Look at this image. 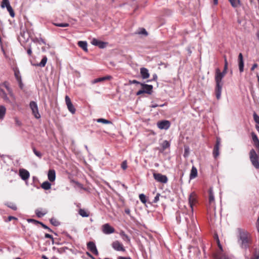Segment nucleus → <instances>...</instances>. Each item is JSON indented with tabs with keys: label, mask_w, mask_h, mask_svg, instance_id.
<instances>
[{
	"label": "nucleus",
	"mask_w": 259,
	"mask_h": 259,
	"mask_svg": "<svg viewBox=\"0 0 259 259\" xmlns=\"http://www.w3.org/2000/svg\"><path fill=\"white\" fill-rule=\"evenodd\" d=\"M144 93H145L144 91L142 89L141 90H139L138 92H137L136 95L139 96V95H141L142 94H144Z\"/></svg>",
	"instance_id": "4d7b16f0"
},
{
	"label": "nucleus",
	"mask_w": 259,
	"mask_h": 259,
	"mask_svg": "<svg viewBox=\"0 0 259 259\" xmlns=\"http://www.w3.org/2000/svg\"><path fill=\"white\" fill-rule=\"evenodd\" d=\"M161 145L162 149L164 150L170 146V144L167 141L165 140L161 143Z\"/></svg>",
	"instance_id": "2f4dec72"
},
{
	"label": "nucleus",
	"mask_w": 259,
	"mask_h": 259,
	"mask_svg": "<svg viewBox=\"0 0 259 259\" xmlns=\"http://www.w3.org/2000/svg\"><path fill=\"white\" fill-rule=\"evenodd\" d=\"M7 206L12 208L13 210H16L17 209V206L14 203H9L7 204Z\"/></svg>",
	"instance_id": "49530a36"
},
{
	"label": "nucleus",
	"mask_w": 259,
	"mask_h": 259,
	"mask_svg": "<svg viewBox=\"0 0 259 259\" xmlns=\"http://www.w3.org/2000/svg\"><path fill=\"white\" fill-rule=\"evenodd\" d=\"M10 96L13 99V102L14 103V105L15 104V99H16V98H15V96L13 92V90H10V91L8 92Z\"/></svg>",
	"instance_id": "37998d69"
},
{
	"label": "nucleus",
	"mask_w": 259,
	"mask_h": 259,
	"mask_svg": "<svg viewBox=\"0 0 259 259\" xmlns=\"http://www.w3.org/2000/svg\"><path fill=\"white\" fill-rule=\"evenodd\" d=\"M117 259H132L130 257H125V256H119L117 257Z\"/></svg>",
	"instance_id": "e2e57ef3"
},
{
	"label": "nucleus",
	"mask_w": 259,
	"mask_h": 259,
	"mask_svg": "<svg viewBox=\"0 0 259 259\" xmlns=\"http://www.w3.org/2000/svg\"><path fill=\"white\" fill-rule=\"evenodd\" d=\"M67 106V108L68 109V110L72 113V114H74L75 113V111H76V109L75 108H74L73 105L72 104V103L68 105Z\"/></svg>",
	"instance_id": "473e14b6"
},
{
	"label": "nucleus",
	"mask_w": 259,
	"mask_h": 259,
	"mask_svg": "<svg viewBox=\"0 0 259 259\" xmlns=\"http://www.w3.org/2000/svg\"><path fill=\"white\" fill-rule=\"evenodd\" d=\"M6 113V108L4 105L0 106V120H3Z\"/></svg>",
	"instance_id": "4be33fe9"
},
{
	"label": "nucleus",
	"mask_w": 259,
	"mask_h": 259,
	"mask_svg": "<svg viewBox=\"0 0 259 259\" xmlns=\"http://www.w3.org/2000/svg\"><path fill=\"white\" fill-rule=\"evenodd\" d=\"M238 242L240 247L245 250L252 244V236L251 233L241 228H238Z\"/></svg>",
	"instance_id": "f257e3e1"
},
{
	"label": "nucleus",
	"mask_w": 259,
	"mask_h": 259,
	"mask_svg": "<svg viewBox=\"0 0 259 259\" xmlns=\"http://www.w3.org/2000/svg\"><path fill=\"white\" fill-rule=\"evenodd\" d=\"M14 75L18 82H21V77L20 71L18 69H15L14 70Z\"/></svg>",
	"instance_id": "393cba45"
},
{
	"label": "nucleus",
	"mask_w": 259,
	"mask_h": 259,
	"mask_svg": "<svg viewBox=\"0 0 259 259\" xmlns=\"http://www.w3.org/2000/svg\"><path fill=\"white\" fill-rule=\"evenodd\" d=\"M221 144V139L219 138H217L216 143L213 150V156L214 158H217L219 155V148Z\"/></svg>",
	"instance_id": "6e6552de"
},
{
	"label": "nucleus",
	"mask_w": 259,
	"mask_h": 259,
	"mask_svg": "<svg viewBox=\"0 0 259 259\" xmlns=\"http://www.w3.org/2000/svg\"><path fill=\"white\" fill-rule=\"evenodd\" d=\"M157 79V76L156 74H154L153 75V78L151 80H147V82L151 81L152 80H156Z\"/></svg>",
	"instance_id": "6e6d98bb"
},
{
	"label": "nucleus",
	"mask_w": 259,
	"mask_h": 259,
	"mask_svg": "<svg viewBox=\"0 0 259 259\" xmlns=\"http://www.w3.org/2000/svg\"><path fill=\"white\" fill-rule=\"evenodd\" d=\"M48 178L50 182H54L56 179V172L54 169H50L48 174Z\"/></svg>",
	"instance_id": "a211bd4d"
},
{
	"label": "nucleus",
	"mask_w": 259,
	"mask_h": 259,
	"mask_svg": "<svg viewBox=\"0 0 259 259\" xmlns=\"http://www.w3.org/2000/svg\"><path fill=\"white\" fill-rule=\"evenodd\" d=\"M214 197L211 189L209 190V202L210 204L214 202Z\"/></svg>",
	"instance_id": "bb28decb"
},
{
	"label": "nucleus",
	"mask_w": 259,
	"mask_h": 259,
	"mask_svg": "<svg viewBox=\"0 0 259 259\" xmlns=\"http://www.w3.org/2000/svg\"><path fill=\"white\" fill-rule=\"evenodd\" d=\"M250 259H259V249H255Z\"/></svg>",
	"instance_id": "7c9ffc66"
},
{
	"label": "nucleus",
	"mask_w": 259,
	"mask_h": 259,
	"mask_svg": "<svg viewBox=\"0 0 259 259\" xmlns=\"http://www.w3.org/2000/svg\"><path fill=\"white\" fill-rule=\"evenodd\" d=\"M227 69H228V67L225 68V66H224V70H223V72H222V73L224 75H225V74H226V73H227Z\"/></svg>",
	"instance_id": "338daca9"
},
{
	"label": "nucleus",
	"mask_w": 259,
	"mask_h": 259,
	"mask_svg": "<svg viewBox=\"0 0 259 259\" xmlns=\"http://www.w3.org/2000/svg\"><path fill=\"white\" fill-rule=\"evenodd\" d=\"M251 136L252 138V140L254 143V145L255 146L256 148H257L259 147V140L257 137V135L254 133H251Z\"/></svg>",
	"instance_id": "aec40b11"
},
{
	"label": "nucleus",
	"mask_w": 259,
	"mask_h": 259,
	"mask_svg": "<svg viewBox=\"0 0 259 259\" xmlns=\"http://www.w3.org/2000/svg\"><path fill=\"white\" fill-rule=\"evenodd\" d=\"M87 247L88 249L90 250L94 254H98V251L97 249L96 246L93 242L90 241L88 242L87 244Z\"/></svg>",
	"instance_id": "ddd939ff"
},
{
	"label": "nucleus",
	"mask_w": 259,
	"mask_h": 259,
	"mask_svg": "<svg viewBox=\"0 0 259 259\" xmlns=\"http://www.w3.org/2000/svg\"><path fill=\"white\" fill-rule=\"evenodd\" d=\"M78 213L82 217H88L89 216V212L83 209H80Z\"/></svg>",
	"instance_id": "cd10ccee"
},
{
	"label": "nucleus",
	"mask_w": 259,
	"mask_h": 259,
	"mask_svg": "<svg viewBox=\"0 0 259 259\" xmlns=\"http://www.w3.org/2000/svg\"><path fill=\"white\" fill-rule=\"evenodd\" d=\"M224 75L220 72L219 69H217L215 71V81L216 82L215 95L218 100L220 99L221 96L222 87L223 83L222 79Z\"/></svg>",
	"instance_id": "7ed1b4c3"
},
{
	"label": "nucleus",
	"mask_w": 259,
	"mask_h": 259,
	"mask_svg": "<svg viewBox=\"0 0 259 259\" xmlns=\"http://www.w3.org/2000/svg\"><path fill=\"white\" fill-rule=\"evenodd\" d=\"M160 196V194L159 193H157L156 195V196L154 197V199L153 201V203H157L159 200V196Z\"/></svg>",
	"instance_id": "603ef678"
},
{
	"label": "nucleus",
	"mask_w": 259,
	"mask_h": 259,
	"mask_svg": "<svg viewBox=\"0 0 259 259\" xmlns=\"http://www.w3.org/2000/svg\"><path fill=\"white\" fill-rule=\"evenodd\" d=\"M112 248L116 251H125V249L123 244L119 241L116 240L112 243Z\"/></svg>",
	"instance_id": "0eeeda50"
},
{
	"label": "nucleus",
	"mask_w": 259,
	"mask_h": 259,
	"mask_svg": "<svg viewBox=\"0 0 259 259\" xmlns=\"http://www.w3.org/2000/svg\"><path fill=\"white\" fill-rule=\"evenodd\" d=\"M137 33L139 34H143L145 36H147L148 35V32H147L146 29L143 28H140L139 31H138Z\"/></svg>",
	"instance_id": "a19ab883"
},
{
	"label": "nucleus",
	"mask_w": 259,
	"mask_h": 259,
	"mask_svg": "<svg viewBox=\"0 0 259 259\" xmlns=\"http://www.w3.org/2000/svg\"><path fill=\"white\" fill-rule=\"evenodd\" d=\"M0 86L1 87V88H2L3 87H5L8 92L10 91V90H12L10 87L9 85V83L8 81H5L3 83L0 84Z\"/></svg>",
	"instance_id": "c756f323"
},
{
	"label": "nucleus",
	"mask_w": 259,
	"mask_h": 259,
	"mask_svg": "<svg viewBox=\"0 0 259 259\" xmlns=\"http://www.w3.org/2000/svg\"><path fill=\"white\" fill-rule=\"evenodd\" d=\"M153 177L156 181L163 184L166 183L168 181V179L165 175H163L160 173H154Z\"/></svg>",
	"instance_id": "39448f33"
},
{
	"label": "nucleus",
	"mask_w": 259,
	"mask_h": 259,
	"mask_svg": "<svg viewBox=\"0 0 259 259\" xmlns=\"http://www.w3.org/2000/svg\"><path fill=\"white\" fill-rule=\"evenodd\" d=\"M19 175L21 179L24 181L28 180L30 176L29 171L24 169H20Z\"/></svg>",
	"instance_id": "2eb2a0df"
},
{
	"label": "nucleus",
	"mask_w": 259,
	"mask_h": 259,
	"mask_svg": "<svg viewBox=\"0 0 259 259\" xmlns=\"http://www.w3.org/2000/svg\"><path fill=\"white\" fill-rule=\"evenodd\" d=\"M98 122H101L105 124H108L111 123V122L109 120H106L105 119L103 118H99L97 120Z\"/></svg>",
	"instance_id": "79ce46f5"
},
{
	"label": "nucleus",
	"mask_w": 259,
	"mask_h": 259,
	"mask_svg": "<svg viewBox=\"0 0 259 259\" xmlns=\"http://www.w3.org/2000/svg\"><path fill=\"white\" fill-rule=\"evenodd\" d=\"M10 5L9 0H3L1 4V7L4 8L7 7H9Z\"/></svg>",
	"instance_id": "f704fd0d"
},
{
	"label": "nucleus",
	"mask_w": 259,
	"mask_h": 259,
	"mask_svg": "<svg viewBox=\"0 0 259 259\" xmlns=\"http://www.w3.org/2000/svg\"><path fill=\"white\" fill-rule=\"evenodd\" d=\"M14 121L15 124L17 126H21L22 125V122L19 119V118L17 117L14 118Z\"/></svg>",
	"instance_id": "a18cd8bd"
},
{
	"label": "nucleus",
	"mask_w": 259,
	"mask_h": 259,
	"mask_svg": "<svg viewBox=\"0 0 259 259\" xmlns=\"http://www.w3.org/2000/svg\"><path fill=\"white\" fill-rule=\"evenodd\" d=\"M231 6L234 8H237L240 5L239 0H229Z\"/></svg>",
	"instance_id": "c85d7f7f"
},
{
	"label": "nucleus",
	"mask_w": 259,
	"mask_h": 259,
	"mask_svg": "<svg viewBox=\"0 0 259 259\" xmlns=\"http://www.w3.org/2000/svg\"><path fill=\"white\" fill-rule=\"evenodd\" d=\"M47 57L46 56H44L40 62L39 64H37V66L41 67H44L47 63Z\"/></svg>",
	"instance_id": "a878e982"
},
{
	"label": "nucleus",
	"mask_w": 259,
	"mask_h": 259,
	"mask_svg": "<svg viewBox=\"0 0 259 259\" xmlns=\"http://www.w3.org/2000/svg\"><path fill=\"white\" fill-rule=\"evenodd\" d=\"M129 83L130 84H140L141 85V82H140L139 81L136 80H130L129 81Z\"/></svg>",
	"instance_id": "864d4df0"
},
{
	"label": "nucleus",
	"mask_w": 259,
	"mask_h": 259,
	"mask_svg": "<svg viewBox=\"0 0 259 259\" xmlns=\"http://www.w3.org/2000/svg\"><path fill=\"white\" fill-rule=\"evenodd\" d=\"M27 222L29 223H32L33 224L36 225L40 223V222L35 220L34 219H29L27 220Z\"/></svg>",
	"instance_id": "de8ad7c7"
},
{
	"label": "nucleus",
	"mask_w": 259,
	"mask_h": 259,
	"mask_svg": "<svg viewBox=\"0 0 259 259\" xmlns=\"http://www.w3.org/2000/svg\"><path fill=\"white\" fill-rule=\"evenodd\" d=\"M30 108L32 111V113L36 119H39L41 117L38 112V106L36 102L31 101L29 103Z\"/></svg>",
	"instance_id": "20e7f679"
},
{
	"label": "nucleus",
	"mask_w": 259,
	"mask_h": 259,
	"mask_svg": "<svg viewBox=\"0 0 259 259\" xmlns=\"http://www.w3.org/2000/svg\"><path fill=\"white\" fill-rule=\"evenodd\" d=\"M185 220L187 227V233L196 234L197 231V222L193 215V212L189 211L185 214Z\"/></svg>",
	"instance_id": "f03ea898"
},
{
	"label": "nucleus",
	"mask_w": 259,
	"mask_h": 259,
	"mask_svg": "<svg viewBox=\"0 0 259 259\" xmlns=\"http://www.w3.org/2000/svg\"><path fill=\"white\" fill-rule=\"evenodd\" d=\"M253 116L255 122L259 124V116H258L256 113H254Z\"/></svg>",
	"instance_id": "09e8293b"
},
{
	"label": "nucleus",
	"mask_w": 259,
	"mask_h": 259,
	"mask_svg": "<svg viewBox=\"0 0 259 259\" xmlns=\"http://www.w3.org/2000/svg\"><path fill=\"white\" fill-rule=\"evenodd\" d=\"M42 189L45 190H49L51 188V184L48 181L43 182L41 185Z\"/></svg>",
	"instance_id": "b1692460"
},
{
	"label": "nucleus",
	"mask_w": 259,
	"mask_h": 259,
	"mask_svg": "<svg viewBox=\"0 0 259 259\" xmlns=\"http://www.w3.org/2000/svg\"><path fill=\"white\" fill-rule=\"evenodd\" d=\"M40 225H41V226L44 228V229H48L50 232H52V230L49 228L47 226H46V225L44 224L43 223H41L39 224Z\"/></svg>",
	"instance_id": "5fc2aeb1"
},
{
	"label": "nucleus",
	"mask_w": 259,
	"mask_h": 259,
	"mask_svg": "<svg viewBox=\"0 0 259 259\" xmlns=\"http://www.w3.org/2000/svg\"><path fill=\"white\" fill-rule=\"evenodd\" d=\"M50 222L54 226H58L60 225L59 222L54 218L51 219Z\"/></svg>",
	"instance_id": "ea45409f"
},
{
	"label": "nucleus",
	"mask_w": 259,
	"mask_h": 259,
	"mask_svg": "<svg viewBox=\"0 0 259 259\" xmlns=\"http://www.w3.org/2000/svg\"><path fill=\"white\" fill-rule=\"evenodd\" d=\"M256 227H257V231L259 232V220H257Z\"/></svg>",
	"instance_id": "774afa93"
},
{
	"label": "nucleus",
	"mask_w": 259,
	"mask_h": 259,
	"mask_svg": "<svg viewBox=\"0 0 259 259\" xmlns=\"http://www.w3.org/2000/svg\"><path fill=\"white\" fill-rule=\"evenodd\" d=\"M170 125V122L168 120H162L157 123V126L160 129L167 130Z\"/></svg>",
	"instance_id": "f8f14e48"
},
{
	"label": "nucleus",
	"mask_w": 259,
	"mask_h": 259,
	"mask_svg": "<svg viewBox=\"0 0 259 259\" xmlns=\"http://www.w3.org/2000/svg\"><path fill=\"white\" fill-rule=\"evenodd\" d=\"M53 25H54L56 26L62 27H68L69 25V24L67 23H54Z\"/></svg>",
	"instance_id": "58836bf2"
},
{
	"label": "nucleus",
	"mask_w": 259,
	"mask_h": 259,
	"mask_svg": "<svg viewBox=\"0 0 259 259\" xmlns=\"http://www.w3.org/2000/svg\"><path fill=\"white\" fill-rule=\"evenodd\" d=\"M65 102L67 106L72 103L70 98L68 96H65Z\"/></svg>",
	"instance_id": "3c124183"
},
{
	"label": "nucleus",
	"mask_w": 259,
	"mask_h": 259,
	"mask_svg": "<svg viewBox=\"0 0 259 259\" xmlns=\"http://www.w3.org/2000/svg\"><path fill=\"white\" fill-rule=\"evenodd\" d=\"M139 199L140 201L144 204L147 202L146 196L144 194H140L139 195Z\"/></svg>",
	"instance_id": "e433bc0d"
},
{
	"label": "nucleus",
	"mask_w": 259,
	"mask_h": 259,
	"mask_svg": "<svg viewBox=\"0 0 259 259\" xmlns=\"http://www.w3.org/2000/svg\"><path fill=\"white\" fill-rule=\"evenodd\" d=\"M224 62H225L224 66H225V68L228 67V62H227V58H226V56H224Z\"/></svg>",
	"instance_id": "680f3d73"
},
{
	"label": "nucleus",
	"mask_w": 259,
	"mask_h": 259,
	"mask_svg": "<svg viewBox=\"0 0 259 259\" xmlns=\"http://www.w3.org/2000/svg\"><path fill=\"white\" fill-rule=\"evenodd\" d=\"M45 237H46V238H50V239H52L53 240V236H52L51 235L49 234H45Z\"/></svg>",
	"instance_id": "052dcab7"
},
{
	"label": "nucleus",
	"mask_w": 259,
	"mask_h": 259,
	"mask_svg": "<svg viewBox=\"0 0 259 259\" xmlns=\"http://www.w3.org/2000/svg\"><path fill=\"white\" fill-rule=\"evenodd\" d=\"M7 9L8 11L9 12L10 16L13 18L14 17L15 13L12 8V7L11 6H10L9 7H7Z\"/></svg>",
	"instance_id": "4c0bfd02"
},
{
	"label": "nucleus",
	"mask_w": 259,
	"mask_h": 259,
	"mask_svg": "<svg viewBox=\"0 0 259 259\" xmlns=\"http://www.w3.org/2000/svg\"><path fill=\"white\" fill-rule=\"evenodd\" d=\"M119 234L124 241H125L127 242H130V238L125 233L124 231H121Z\"/></svg>",
	"instance_id": "5701e85b"
},
{
	"label": "nucleus",
	"mask_w": 259,
	"mask_h": 259,
	"mask_svg": "<svg viewBox=\"0 0 259 259\" xmlns=\"http://www.w3.org/2000/svg\"><path fill=\"white\" fill-rule=\"evenodd\" d=\"M257 66L258 65L256 63H254L250 69L251 71H253L254 69L256 68Z\"/></svg>",
	"instance_id": "bf43d9fd"
},
{
	"label": "nucleus",
	"mask_w": 259,
	"mask_h": 259,
	"mask_svg": "<svg viewBox=\"0 0 259 259\" xmlns=\"http://www.w3.org/2000/svg\"><path fill=\"white\" fill-rule=\"evenodd\" d=\"M0 96L3 99V100L8 103L10 104L12 106L14 107V103L12 102L8 98L7 94L5 91L1 88L0 86Z\"/></svg>",
	"instance_id": "1a4fd4ad"
},
{
	"label": "nucleus",
	"mask_w": 259,
	"mask_h": 259,
	"mask_svg": "<svg viewBox=\"0 0 259 259\" xmlns=\"http://www.w3.org/2000/svg\"><path fill=\"white\" fill-rule=\"evenodd\" d=\"M164 105V104H162V105H158V104H152L151 107L152 108H156L157 107H158V106H160V107H163V106Z\"/></svg>",
	"instance_id": "13d9d810"
},
{
	"label": "nucleus",
	"mask_w": 259,
	"mask_h": 259,
	"mask_svg": "<svg viewBox=\"0 0 259 259\" xmlns=\"http://www.w3.org/2000/svg\"><path fill=\"white\" fill-rule=\"evenodd\" d=\"M91 44L95 46H98L100 49H104L105 48L107 43L99 40L96 38H93L91 41Z\"/></svg>",
	"instance_id": "9d476101"
},
{
	"label": "nucleus",
	"mask_w": 259,
	"mask_h": 259,
	"mask_svg": "<svg viewBox=\"0 0 259 259\" xmlns=\"http://www.w3.org/2000/svg\"><path fill=\"white\" fill-rule=\"evenodd\" d=\"M102 230L103 233L105 234H110L114 233L115 232L114 228L108 223L105 224L102 226Z\"/></svg>",
	"instance_id": "423d86ee"
},
{
	"label": "nucleus",
	"mask_w": 259,
	"mask_h": 259,
	"mask_svg": "<svg viewBox=\"0 0 259 259\" xmlns=\"http://www.w3.org/2000/svg\"><path fill=\"white\" fill-rule=\"evenodd\" d=\"M140 73L143 79H147L150 76L148 70L144 67L140 69Z\"/></svg>",
	"instance_id": "f3484780"
},
{
	"label": "nucleus",
	"mask_w": 259,
	"mask_h": 259,
	"mask_svg": "<svg viewBox=\"0 0 259 259\" xmlns=\"http://www.w3.org/2000/svg\"><path fill=\"white\" fill-rule=\"evenodd\" d=\"M121 167L124 170H125L127 168V161L126 160H124L122 162V163L121 164Z\"/></svg>",
	"instance_id": "8fccbe9b"
},
{
	"label": "nucleus",
	"mask_w": 259,
	"mask_h": 259,
	"mask_svg": "<svg viewBox=\"0 0 259 259\" xmlns=\"http://www.w3.org/2000/svg\"><path fill=\"white\" fill-rule=\"evenodd\" d=\"M47 211L41 212L40 210H39L38 209H36L35 210V213H36V215L39 218H41V217H43L47 213Z\"/></svg>",
	"instance_id": "c9c22d12"
},
{
	"label": "nucleus",
	"mask_w": 259,
	"mask_h": 259,
	"mask_svg": "<svg viewBox=\"0 0 259 259\" xmlns=\"http://www.w3.org/2000/svg\"><path fill=\"white\" fill-rule=\"evenodd\" d=\"M196 201V195L194 192L191 193L189 197V203L191 207V210L190 211L193 212V206L195 204Z\"/></svg>",
	"instance_id": "9b49d317"
},
{
	"label": "nucleus",
	"mask_w": 259,
	"mask_h": 259,
	"mask_svg": "<svg viewBox=\"0 0 259 259\" xmlns=\"http://www.w3.org/2000/svg\"><path fill=\"white\" fill-rule=\"evenodd\" d=\"M197 176V169L195 166H192L190 174V179H193Z\"/></svg>",
	"instance_id": "412c9836"
},
{
	"label": "nucleus",
	"mask_w": 259,
	"mask_h": 259,
	"mask_svg": "<svg viewBox=\"0 0 259 259\" xmlns=\"http://www.w3.org/2000/svg\"><path fill=\"white\" fill-rule=\"evenodd\" d=\"M238 66L239 71L241 73L244 71V61L242 53L238 55Z\"/></svg>",
	"instance_id": "dca6fc26"
},
{
	"label": "nucleus",
	"mask_w": 259,
	"mask_h": 259,
	"mask_svg": "<svg viewBox=\"0 0 259 259\" xmlns=\"http://www.w3.org/2000/svg\"><path fill=\"white\" fill-rule=\"evenodd\" d=\"M27 53L29 56L31 55L32 50H31V48L30 47L27 49Z\"/></svg>",
	"instance_id": "0e129e2a"
},
{
	"label": "nucleus",
	"mask_w": 259,
	"mask_h": 259,
	"mask_svg": "<svg viewBox=\"0 0 259 259\" xmlns=\"http://www.w3.org/2000/svg\"><path fill=\"white\" fill-rule=\"evenodd\" d=\"M33 151L34 154L36 156H37L39 158H40L41 157V156H42L41 153L40 152L37 151L34 147L33 148Z\"/></svg>",
	"instance_id": "c03bdc74"
},
{
	"label": "nucleus",
	"mask_w": 259,
	"mask_h": 259,
	"mask_svg": "<svg viewBox=\"0 0 259 259\" xmlns=\"http://www.w3.org/2000/svg\"><path fill=\"white\" fill-rule=\"evenodd\" d=\"M78 46L81 48L84 51L88 52V44L85 41H79L77 43Z\"/></svg>",
	"instance_id": "6ab92c4d"
},
{
	"label": "nucleus",
	"mask_w": 259,
	"mask_h": 259,
	"mask_svg": "<svg viewBox=\"0 0 259 259\" xmlns=\"http://www.w3.org/2000/svg\"><path fill=\"white\" fill-rule=\"evenodd\" d=\"M1 50H2L4 55L5 56V57H6V52L4 49V47H3L2 44H1Z\"/></svg>",
	"instance_id": "69168bd1"
},
{
	"label": "nucleus",
	"mask_w": 259,
	"mask_h": 259,
	"mask_svg": "<svg viewBox=\"0 0 259 259\" xmlns=\"http://www.w3.org/2000/svg\"><path fill=\"white\" fill-rule=\"evenodd\" d=\"M141 85L142 87L143 90H144V93L151 95L153 92V85H149L145 83H141Z\"/></svg>",
	"instance_id": "4468645a"
},
{
	"label": "nucleus",
	"mask_w": 259,
	"mask_h": 259,
	"mask_svg": "<svg viewBox=\"0 0 259 259\" xmlns=\"http://www.w3.org/2000/svg\"><path fill=\"white\" fill-rule=\"evenodd\" d=\"M110 78H111V76H105V77H103L98 78H97L95 80H94V83H97V82H100V81H104V80H106V79H109Z\"/></svg>",
	"instance_id": "72a5a7b5"
}]
</instances>
